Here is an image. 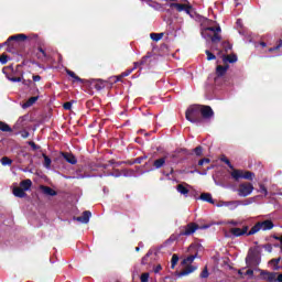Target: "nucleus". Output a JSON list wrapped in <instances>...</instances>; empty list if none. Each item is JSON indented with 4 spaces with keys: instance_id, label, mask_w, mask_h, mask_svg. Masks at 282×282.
Masks as SVG:
<instances>
[{
    "instance_id": "obj_13",
    "label": "nucleus",
    "mask_w": 282,
    "mask_h": 282,
    "mask_svg": "<svg viewBox=\"0 0 282 282\" xmlns=\"http://www.w3.org/2000/svg\"><path fill=\"white\" fill-rule=\"evenodd\" d=\"M2 72L6 74V77L13 76L14 78H19V72H21V65H17L15 70L12 66L4 67Z\"/></svg>"
},
{
    "instance_id": "obj_36",
    "label": "nucleus",
    "mask_w": 282,
    "mask_h": 282,
    "mask_svg": "<svg viewBox=\"0 0 282 282\" xmlns=\"http://www.w3.org/2000/svg\"><path fill=\"white\" fill-rule=\"evenodd\" d=\"M44 158V166L45 169H51L52 166V159H50V156H47L46 154H43Z\"/></svg>"
},
{
    "instance_id": "obj_37",
    "label": "nucleus",
    "mask_w": 282,
    "mask_h": 282,
    "mask_svg": "<svg viewBox=\"0 0 282 282\" xmlns=\"http://www.w3.org/2000/svg\"><path fill=\"white\" fill-rule=\"evenodd\" d=\"M8 61H10V57L8 56V54L3 53L2 55H0L1 65H7Z\"/></svg>"
},
{
    "instance_id": "obj_1",
    "label": "nucleus",
    "mask_w": 282,
    "mask_h": 282,
    "mask_svg": "<svg viewBox=\"0 0 282 282\" xmlns=\"http://www.w3.org/2000/svg\"><path fill=\"white\" fill-rule=\"evenodd\" d=\"M185 118L192 124H202L204 118H202V107L200 105H192L185 111Z\"/></svg>"
},
{
    "instance_id": "obj_15",
    "label": "nucleus",
    "mask_w": 282,
    "mask_h": 282,
    "mask_svg": "<svg viewBox=\"0 0 282 282\" xmlns=\"http://www.w3.org/2000/svg\"><path fill=\"white\" fill-rule=\"evenodd\" d=\"M62 158H64V160H66L68 162V164H77L78 160L76 159V156L69 152H62L61 153Z\"/></svg>"
},
{
    "instance_id": "obj_57",
    "label": "nucleus",
    "mask_w": 282,
    "mask_h": 282,
    "mask_svg": "<svg viewBox=\"0 0 282 282\" xmlns=\"http://www.w3.org/2000/svg\"><path fill=\"white\" fill-rule=\"evenodd\" d=\"M161 270H162V264H158V265L154 268V274H158Z\"/></svg>"
},
{
    "instance_id": "obj_55",
    "label": "nucleus",
    "mask_w": 282,
    "mask_h": 282,
    "mask_svg": "<svg viewBox=\"0 0 282 282\" xmlns=\"http://www.w3.org/2000/svg\"><path fill=\"white\" fill-rule=\"evenodd\" d=\"M246 276H253L254 275V271L252 269H249L246 271Z\"/></svg>"
},
{
    "instance_id": "obj_29",
    "label": "nucleus",
    "mask_w": 282,
    "mask_h": 282,
    "mask_svg": "<svg viewBox=\"0 0 282 282\" xmlns=\"http://www.w3.org/2000/svg\"><path fill=\"white\" fill-rule=\"evenodd\" d=\"M186 6L187 4L172 2L170 4V8H175L177 10V12H184V10L186 9Z\"/></svg>"
},
{
    "instance_id": "obj_30",
    "label": "nucleus",
    "mask_w": 282,
    "mask_h": 282,
    "mask_svg": "<svg viewBox=\"0 0 282 282\" xmlns=\"http://www.w3.org/2000/svg\"><path fill=\"white\" fill-rule=\"evenodd\" d=\"M150 39L158 43V41H162V39H164V33H151Z\"/></svg>"
},
{
    "instance_id": "obj_59",
    "label": "nucleus",
    "mask_w": 282,
    "mask_h": 282,
    "mask_svg": "<svg viewBox=\"0 0 282 282\" xmlns=\"http://www.w3.org/2000/svg\"><path fill=\"white\" fill-rule=\"evenodd\" d=\"M21 135H22V138H30V132L29 131H23L22 133H21Z\"/></svg>"
},
{
    "instance_id": "obj_3",
    "label": "nucleus",
    "mask_w": 282,
    "mask_h": 282,
    "mask_svg": "<svg viewBox=\"0 0 282 282\" xmlns=\"http://www.w3.org/2000/svg\"><path fill=\"white\" fill-rule=\"evenodd\" d=\"M219 32H221V26H207L202 31V36L210 39L212 43H220L221 35H219Z\"/></svg>"
},
{
    "instance_id": "obj_48",
    "label": "nucleus",
    "mask_w": 282,
    "mask_h": 282,
    "mask_svg": "<svg viewBox=\"0 0 282 282\" xmlns=\"http://www.w3.org/2000/svg\"><path fill=\"white\" fill-rule=\"evenodd\" d=\"M37 52L42 54V58H47V53L41 46L37 47Z\"/></svg>"
},
{
    "instance_id": "obj_22",
    "label": "nucleus",
    "mask_w": 282,
    "mask_h": 282,
    "mask_svg": "<svg viewBox=\"0 0 282 282\" xmlns=\"http://www.w3.org/2000/svg\"><path fill=\"white\" fill-rule=\"evenodd\" d=\"M199 199H202V202H207V204H215V199H213L210 193H202Z\"/></svg>"
},
{
    "instance_id": "obj_2",
    "label": "nucleus",
    "mask_w": 282,
    "mask_h": 282,
    "mask_svg": "<svg viewBox=\"0 0 282 282\" xmlns=\"http://www.w3.org/2000/svg\"><path fill=\"white\" fill-rule=\"evenodd\" d=\"M23 41H28V35L20 33L9 36L2 45H7V52L14 54L17 52V47H19V43H23Z\"/></svg>"
},
{
    "instance_id": "obj_11",
    "label": "nucleus",
    "mask_w": 282,
    "mask_h": 282,
    "mask_svg": "<svg viewBox=\"0 0 282 282\" xmlns=\"http://www.w3.org/2000/svg\"><path fill=\"white\" fill-rule=\"evenodd\" d=\"M19 77L7 75L8 80L11 83H22V85H32V80L23 78V70H18Z\"/></svg>"
},
{
    "instance_id": "obj_16",
    "label": "nucleus",
    "mask_w": 282,
    "mask_h": 282,
    "mask_svg": "<svg viewBox=\"0 0 282 282\" xmlns=\"http://www.w3.org/2000/svg\"><path fill=\"white\" fill-rule=\"evenodd\" d=\"M91 218V212L85 210L82 216L76 217V221H80V224H89V219Z\"/></svg>"
},
{
    "instance_id": "obj_20",
    "label": "nucleus",
    "mask_w": 282,
    "mask_h": 282,
    "mask_svg": "<svg viewBox=\"0 0 282 282\" xmlns=\"http://www.w3.org/2000/svg\"><path fill=\"white\" fill-rule=\"evenodd\" d=\"M195 270H197V267L189 264L183 271L178 272V276H188V274H193Z\"/></svg>"
},
{
    "instance_id": "obj_34",
    "label": "nucleus",
    "mask_w": 282,
    "mask_h": 282,
    "mask_svg": "<svg viewBox=\"0 0 282 282\" xmlns=\"http://www.w3.org/2000/svg\"><path fill=\"white\" fill-rule=\"evenodd\" d=\"M36 100H39V96L29 98L28 101L24 104V107H32V105H34Z\"/></svg>"
},
{
    "instance_id": "obj_18",
    "label": "nucleus",
    "mask_w": 282,
    "mask_h": 282,
    "mask_svg": "<svg viewBox=\"0 0 282 282\" xmlns=\"http://www.w3.org/2000/svg\"><path fill=\"white\" fill-rule=\"evenodd\" d=\"M261 276H265V281H269V282H272V281H276V272H270V271H265V270H262L260 272Z\"/></svg>"
},
{
    "instance_id": "obj_23",
    "label": "nucleus",
    "mask_w": 282,
    "mask_h": 282,
    "mask_svg": "<svg viewBox=\"0 0 282 282\" xmlns=\"http://www.w3.org/2000/svg\"><path fill=\"white\" fill-rule=\"evenodd\" d=\"M149 58H151V55L143 56L140 62H134V69L142 67V65H149Z\"/></svg>"
},
{
    "instance_id": "obj_7",
    "label": "nucleus",
    "mask_w": 282,
    "mask_h": 282,
    "mask_svg": "<svg viewBox=\"0 0 282 282\" xmlns=\"http://www.w3.org/2000/svg\"><path fill=\"white\" fill-rule=\"evenodd\" d=\"M252 191H254V185L250 182L240 183L237 189L239 197H248L252 195Z\"/></svg>"
},
{
    "instance_id": "obj_17",
    "label": "nucleus",
    "mask_w": 282,
    "mask_h": 282,
    "mask_svg": "<svg viewBox=\"0 0 282 282\" xmlns=\"http://www.w3.org/2000/svg\"><path fill=\"white\" fill-rule=\"evenodd\" d=\"M229 68H230V65L228 64H225L224 66L218 65L216 67V76L218 78H221V76H226V73L228 72Z\"/></svg>"
},
{
    "instance_id": "obj_38",
    "label": "nucleus",
    "mask_w": 282,
    "mask_h": 282,
    "mask_svg": "<svg viewBox=\"0 0 282 282\" xmlns=\"http://www.w3.org/2000/svg\"><path fill=\"white\" fill-rule=\"evenodd\" d=\"M177 261H180V257L177 254H173L172 256V260H171V268L174 269L175 265H177Z\"/></svg>"
},
{
    "instance_id": "obj_39",
    "label": "nucleus",
    "mask_w": 282,
    "mask_h": 282,
    "mask_svg": "<svg viewBox=\"0 0 282 282\" xmlns=\"http://www.w3.org/2000/svg\"><path fill=\"white\" fill-rule=\"evenodd\" d=\"M1 164H2V166H10V164H12V160L8 156H3L1 159Z\"/></svg>"
},
{
    "instance_id": "obj_27",
    "label": "nucleus",
    "mask_w": 282,
    "mask_h": 282,
    "mask_svg": "<svg viewBox=\"0 0 282 282\" xmlns=\"http://www.w3.org/2000/svg\"><path fill=\"white\" fill-rule=\"evenodd\" d=\"M176 191L177 193H180L181 195H185V197L188 195L189 191L188 187L184 186V184H178L176 186Z\"/></svg>"
},
{
    "instance_id": "obj_54",
    "label": "nucleus",
    "mask_w": 282,
    "mask_h": 282,
    "mask_svg": "<svg viewBox=\"0 0 282 282\" xmlns=\"http://www.w3.org/2000/svg\"><path fill=\"white\" fill-rule=\"evenodd\" d=\"M280 262H281V258H275L270 260V263H274V265H279Z\"/></svg>"
},
{
    "instance_id": "obj_47",
    "label": "nucleus",
    "mask_w": 282,
    "mask_h": 282,
    "mask_svg": "<svg viewBox=\"0 0 282 282\" xmlns=\"http://www.w3.org/2000/svg\"><path fill=\"white\" fill-rule=\"evenodd\" d=\"M72 105H73L72 101H66L64 102L63 107L66 111H70Z\"/></svg>"
},
{
    "instance_id": "obj_40",
    "label": "nucleus",
    "mask_w": 282,
    "mask_h": 282,
    "mask_svg": "<svg viewBox=\"0 0 282 282\" xmlns=\"http://www.w3.org/2000/svg\"><path fill=\"white\" fill-rule=\"evenodd\" d=\"M279 50H282V40H279L278 44L273 47L269 48V52H276Z\"/></svg>"
},
{
    "instance_id": "obj_58",
    "label": "nucleus",
    "mask_w": 282,
    "mask_h": 282,
    "mask_svg": "<svg viewBox=\"0 0 282 282\" xmlns=\"http://www.w3.org/2000/svg\"><path fill=\"white\" fill-rule=\"evenodd\" d=\"M33 82L34 83L41 82V76L40 75H33Z\"/></svg>"
},
{
    "instance_id": "obj_56",
    "label": "nucleus",
    "mask_w": 282,
    "mask_h": 282,
    "mask_svg": "<svg viewBox=\"0 0 282 282\" xmlns=\"http://www.w3.org/2000/svg\"><path fill=\"white\" fill-rule=\"evenodd\" d=\"M108 164H111V165L116 164V166H120L122 163L116 162V160L112 159V160L108 161Z\"/></svg>"
},
{
    "instance_id": "obj_49",
    "label": "nucleus",
    "mask_w": 282,
    "mask_h": 282,
    "mask_svg": "<svg viewBox=\"0 0 282 282\" xmlns=\"http://www.w3.org/2000/svg\"><path fill=\"white\" fill-rule=\"evenodd\" d=\"M140 279H141V282H149V273L147 272L142 273Z\"/></svg>"
},
{
    "instance_id": "obj_45",
    "label": "nucleus",
    "mask_w": 282,
    "mask_h": 282,
    "mask_svg": "<svg viewBox=\"0 0 282 282\" xmlns=\"http://www.w3.org/2000/svg\"><path fill=\"white\" fill-rule=\"evenodd\" d=\"M149 257H151V252H148L141 260L142 265H147L149 263Z\"/></svg>"
},
{
    "instance_id": "obj_61",
    "label": "nucleus",
    "mask_w": 282,
    "mask_h": 282,
    "mask_svg": "<svg viewBox=\"0 0 282 282\" xmlns=\"http://www.w3.org/2000/svg\"><path fill=\"white\" fill-rule=\"evenodd\" d=\"M264 248L268 252H272V245H265Z\"/></svg>"
},
{
    "instance_id": "obj_52",
    "label": "nucleus",
    "mask_w": 282,
    "mask_h": 282,
    "mask_svg": "<svg viewBox=\"0 0 282 282\" xmlns=\"http://www.w3.org/2000/svg\"><path fill=\"white\" fill-rule=\"evenodd\" d=\"M133 69H135V68L133 67L132 69H128V70L123 72V73L121 74V77L124 78V77H127V76H130V74L133 72Z\"/></svg>"
},
{
    "instance_id": "obj_44",
    "label": "nucleus",
    "mask_w": 282,
    "mask_h": 282,
    "mask_svg": "<svg viewBox=\"0 0 282 282\" xmlns=\"http://www.w3.org/2000/svg\"><path fill=\"white\" fill-rule=\"evenodd\" d=\"M29 147L32 148L33 151H39L41 149L34 141H29Z\"/></svg>"
},
{
    "instance_id": "obj_53",
    "label": "nucleus",
    "mask_w": 282,
    "mask_h": 282,
    "mask_svg": "<svg viewBox=\"0 0 282 282\" xmlns=\"http://www.w3.org/2000/svg\"><path fill=\"white\" fill-rule=\"evenodd\" d=\"M260 193H264V195H268V188L264 187L263 184L260 185Z\"/></svg>"
},
{
    "instance_id": "obj_46",
    "label": "nucleus",
    "mask_w": 282,
    "mask_h": 282,
    "mask_svg": "<svg viewBox=\"0 0 282 282\" xmlns=\"http://www.w3.org/2000/svg\"><path fill=\"white\" fill-rule=\"evenodd\" d=\"M149 156L143 155V156H139L137 159H134V162H137V164H142V162H144V160H147Z\"/></svg>"
},
{
    "instance_id": "obj_33",
    "label": "nucleus",
    "mask_w": 282,
    "mask_h": 282,
    "mask_svg": "<svg viewBox=\"0 0 282 282\" xmlns=\"http://www.w3.org/2000/svg\"><path fill=\"white\" fill-rule=\"evenodd\" d=\"M95 89H97V91L105 89V82H102V79H98L95 84Z\"/></svg>"
},
{
    "instance_id": "obj_42",
    "label": "nucleus",
    "mask_w": 282,
    "mask_h": 282,
    "mask_svg": "<svg viewBox=\"0 0 282 282\" xmlns=\"http://www.w3.org/2000/svg\"><path fill=\"white\" fill-rule=\"evenodd\" d=\"M208 276H209L208 267H205L200 273V279H208Z\"/></svg>"
},
{
    "instance_id": "obj_32",
    "label": "nucleus",
    "mask_w": 282,
    "mask_h": 282,
    "mask_svg": "<svg viewBox=\"0 0 282 282\" xmlns=\"http://www.w3.org/2000/svg\"><path fill=\"white\" fill-rule=\"evenodd\" d=\"M220 161L224 162L225 164H227V166H229V169L231 171H236L237 169H235V165L232 163H230V160L228 158H226V155H223L220 158Z\"/></svg>"
},
{
    "instance_id": "obj_60",
    "label": "nucleus",
    "mask_w": 282,
    "mask_h": 282,
    "mask_svg": "<svg viewBox=\"0 0 282 282\" xmlns=\"http://www.w3.org/2000/svg\"><path fill=\"white\" fill-rule=\"evenodd\" d=\"M173 173H175V170H173V167H171L170 172L165 174L166 177H170L171 175H173Z\"/></svg>"
},
{
    "instance_id": "obj_26",
    "label": "nucleus",
    "mask_w": 282,
    "mask_h": 282,
    "mask_svg": "<svg viewBox=\"0 0 282 282\" xmlns=\"http://www.w3.org/2000/svg\"><path fill=\"white\" fill-rule=\"evenodd\" d=\"M20 187L25 192L32 188V180L26 178L20 183Z\"/></svg>"
},
{
    "instance_id": "obj_63",
    "label": "nucleus",
    "mask_w": 282,
    "mask_h": 282,
    "mask_svg": "<svg viewBox=\"0 0 282 282\" xmlns=\"http://www.w3.org/2000/svg\"><path fill=\"white\" fill-rule=\"evenodd\" d=\"M128 164L133 165V164H138V162H135V159H134V160L128 162Z\"/></svg>"
},
{
    "instance_id": "obj_64",
    "label": "nucleus",
    "mask_w": 282,
    "mask_h": 282,
    "mask_svg": "<svg viewBox=\"0 0 282 282\" xmlns=\"http://www.w3.org/2000/svg\"><path fill=\"white\" fill-rule=\"evenodd\" d=\"M260 45H261V47H267L268 46V44L265 42H261Z\"/></svg>"
},
{
    "instance_id": "obj_19",
    "label": "nucleus",
    "mask_w": 282,
    "mask_h": 282,
    "mask_svg": "<svg viewBox=\"0 0 282 282\" xmlns=\"http://www.w3.org/2000/svg\"><path fill=\"white\" fill-rule=\"evenodd\" d=\"M40 188H41L42 193L44 195H48V197H55V195H57L56 191H54L50 186L41 185Z\"/></svg>"
},
{
    "instance_id": "obj_4",
    "label": "nucleus",
    "mask_w": 282,
    "mask_h": 282,
    "mask_svg": "<svg viewBox=\"0 0 282 282\" xmlns=\"http://www.w3.org/2000/svg\"><path fill=\"white\" fill-rule=\"evenodd\" d=\"M206 228H209L208 225H205L203 227H199L197 223H188L186 226H183L180 231L181 237H191V235H195L197 230H206Z\"/></svg>"
},
{
    "instance_id": "obj_21",
    "label": "nucleus",
    "mask_w": 282,
    "mask_h": 282,
    "mask_svg": "<svg viewBox=\"0 0 282 282\" xmlns=\"http://www.w3.org/2000/svg\"><path fill=\"white\" fill-rule=\"evenodd\" d=\"M67 76H70L73 78V83H80L82 85H85V79L80 78L76 73H74L70 69L66 70Z\"/></svg>"
},
{
    "instance_id": "obj_25",
    "label": "nucleus",
    "mask_w": 282,
    "mask_h": 282,
    "mask_svg": "<svg viewBox=\"0 0 282 282\" xmlns=\"http://www.w3.org/2000/svg\"><path fill=\"white\" fill-rule=\"evenodd\" d=\"M13 195H14V197H20L21 199H23V197L28 196V194L21 187H14Z\"/></svg>"
},
{
    "instance_id": "obj_62",
    "label": "nucleus",
    "mask_w": 282,
    "mask_h": 282,
    "mask_svg": "<svg viewBox=\"0 0 282 282\" xmlns=\"http://www.w3.org/2000/svg\"><path fill=\"white\" fill-rule=\"evenodd\" d=\"M276 281L282 282V273L278 274Z\"/></svg>"
},
{
    "instance_id": "obj_12",
    "label": "nucleus",
    "mask_w": 282,
    "mask_h": 282,
    "mask_svg": "<svg viewBox=\"0 0 282 282\" xmlns=\"http://www.w3.org/2000/svg\"><path fill=\"white\" fill-rule=\"evenodd\" d=\"M180 153H184V155H193L194 153L196 158H202V155H204V148L202 145H197L192 151H188L187 149H181Z\"/></svg>"
},
{
    "instance_id": "obj_43",
    "label": "nucleus",
    "mask_w": 282,
    "mask_h": 282,
    "mask_svg": "<svg viewBox=\"0 0 282 282\" xmlns=\"http://www.w3.org/2000/svg\"><path fill=\"white\" fill-rule=\"evenodd\" d=\"M204 164H210V159L204 158L198 161V166H204Z\"/></svg>"
},
{
    "instance_id": "obj_35",
    "label": "nucleus",
    "mask_w": 282,
    "mask_h": 282,
    "mask_svg": "<svg viewBox=\"0 0 282 282\" xmlns=\"http://www.w3.org/2000/svg\"><path fill=\"white\" fill-rule=\"evenodd\" d=\"M223 50L224 52H226V54H228V52H230V50H232V44H230V42H223Z\"/></svg>"
},
{
    "instance_id": "obj_14",
    "label": "nucleus",
    "mask_w": 282,
    "mask_h": 282,
    "mask_svg": "<svg viewBox=\"0 0 282 282\" xmlns=\"http://www.w3.org/2000/svg\"><path fill=\"white\" fill-rule=\"evenodd\" d=\"M166 165V156L159 158L153 161L152 166L155 170L164 169Z\"/></svg>"
},
{
    "instance_id": "obj_8",
    "label": "nucleus",
    "mask_w": 282,
    "mask_h": 282,
    "mask_svg": "<svg viewBox=\"0 0 282 282\" xmlns=\"http://www.w3.org/2000/svg\"><path fill=\"white\" fill-rule=\"evenodd\" d=\"M247 268H257L261 263V256L254 251H249L246 257Z\"/></svg>"
},
{
    "instance_id": "obj_28",
    "label": "nucleus",
    "mask_w": 282,
    "mask_h": 282,
    "mask_svg": "<svg viewBox=\"0 0 282 282\" xmlns=\"http://www.w3.org/2000/svg\"><path fill=\"white\" fill-rule=\"evenodd\" d=\"M0 131H3V133H12V129L10 128V124L0 121Z\"/></svg>"
},
{
    "instance_id": "obj_51",
    "label": "nucleus",
    "mask_w": 282,
    "mask_h": 282,
    "mask_svg": "<svg viewBox=\"0 0 282 282\" xmlns=\"http://www.w3.org/2000/svg\"><path fill=\"white\" fill-rule=\"evenodd\" d=\"M28 118H30V116L24 115V116H22V117H20V118L18 119V122H19L20 124H23V122H25V120H28Z\"/></svg>"
},
{
    "instance_id": "obj_5",
    "label": "nucleus",
    "mask_w": 282,
    "mask_h": 282,
    "mask_svg": "<svg viewBox=\"0 0 282 282\" xmlns=\"http://www.w3.org/2000/svg\"><path fill=\"white\" fill-rule=\"evenodd\" d=\"M230 175L235 182H239V180H248L249 182H252V180H254L256 177L253 172L237 169L231 171Z\"/></svg>"
},
{
    "instance_id": "obj_31",
    "label": "nucleus",
    "mask_w": 282,
    "mask_h": 282,
    "mask_svg": "<svg viewBox=\"0 0 282 282\" xmlns=\"http://www.w3.org/2000/svg\"><path fill=\"white\" fill-rule=\"evenodd\" d=\"M195 259H197V252L195 254H191L187 258H185L182 263L183 265H186L188 263H193V261H195Z\"/></svg>"
},
{
    "instance_id": "obj_6",
    "label": "nucleus",
    "mask_w": 282,
    "mask_h": 282,
    "mask_svg": "<svg viewBox=\"0 0 282 282\" xmlns=\"http://www.w3.org/2000/svg\"><path fill=\"white\" fill-rule=\"evenodd\" d=\"M274 223L272 220L258 221L250 230L248 235H257L260 230H272Z\"/></svg>"
},
{
    "instance_id": "obj_41",
    "label": "nucleus",
    "mask_w": 282,
    "mask_h": 282,
    "mask_svg": "<svg viewBox=\"0 0 282 282\" xmlns=\"http://www.w3.org/2000/svg\"><path fill=\"white\" fill-rule=\"evenodd\" d=\"M205 54L207 56V61H215L217 58V56H215V54H213L210 51L206 50Z\"/></svg>"
},
{
    "instance_id": "obj_24",
    "label": "nucleus",
    "mask_w": 282,
    "mask_h": 282,
    "mask_svg": "<svg viewBox=\"0 0 282 282\" xmlns=\"http://www.w3.org/2000/svg\"><path fill=\"white\" fill-rule=\"evenodd\" d=\"M238 58L237 55H223V63L226 65V63H237Z\"/></svg>"
},
{
    "instance_id": "obj_50",
    "label": "nucleus",
    "mask_w": 282,
    "mask_h": 282,
    "mask_svg": "<svg viewBox=\"0 0 282 282\" xmlns=\"http://www.w3.org/2000/svg\"><path fill=\"white\" fill-rule=\"evenodd\" d=\"M183 12H186V14H191L193 12V6L187 4Z\"/></svg>"
},
{
    "instance_id": "obj_9",
    "label": "nucleus",
    "mask_w": 282,
    "mask_h": 282,
    "mask_svg": "<svg viewBox=\"0 0 282 282\" xmlns=\"http://www.w3.org/2000/svg\"><path fill=\"white\" fill-rule=\"evenodd\" d=\"M250 227L248 225H243L242 228L239 227H234L229 230L230 235H232L234 237H243L246 235V237H252V235H249L250 231Z\"/></svg>"
},
{
    "instance_id": "obj_10",
    "label": "nucleus",
    "mask_w": 282,
    "mask_h": 282,
    "mask_svg": "<svg viewBox=\"0 0 282 282\" xmlns=\"http://www.w3.org/2000/svg\"><path fill=\"white\" fill-rule=\"evenodd\" d=\"M215 116V111H213V108L210 106L200 105V118L204 120H210Z\"/></svg>"
}]
</instances>
